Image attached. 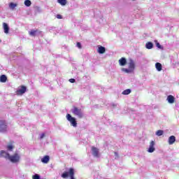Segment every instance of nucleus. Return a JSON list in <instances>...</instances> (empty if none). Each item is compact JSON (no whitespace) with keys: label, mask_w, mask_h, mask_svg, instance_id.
I'll return each instance as SVG.
<instances>
[{"label":"nucleus","mask_w":179,"mask_h":179,"mask_svg":"<svg viewBox=\"0 0 179 179\" xmlns=\"http://www.w3.org/2000/svg\"><path fill=\"white\" fill-rule=\"evenodd\" d=\"M8 160L11 163H19L20 160V155H19L17 153H15L13 155H10Z\"/></svg>","instance_id":"obj_1"},{"label":"nucleus","mask_w":179,"mask_h":179,"mask_svg":"<svg viewBox=\"0 0 179 179\" xmlns=\"http://www.w3.org/2000/svg\"><path fill=\"white\" fill-rule=\"evenodd\" d=\"M66 119L71 123V125H72V127H78V122H76V118L72 117L71 114L68 113L66 115Z\"/></svg>","instance_id":"obj_2"},{"label":"nucleus","mask_w":179,"mask_h":179,"mask_svg":"<svg viewBox=\"0 0 179 179\" xmlns=\"http://www.w3.org/2000/svg\"><path fill=\"white\" fill-rule=\"evenodd\" d=\"M72 113L74 115H77V117H78V118L83 117V112H82V109H79L76 107H74L72 109Z\"/></svg>","instance_id":"obj_3"},{"label":"nucleus","mask_w":179,"mask_h":179,"mask_svg":"<svg viewBox=\"0 0 179 179\" xmlns=\"http://www.w3.org/2000/svg\"><path fill=\"white\" fill-rule=\"evenodd\" d=\"M8 131V124L5 120H0V132H6Z\"/></svg>","instance_id":"obj_4"},{"label":"nucleus","mask_w":179,"mask_h":179,"mask_svg":"<svg viewBox=\"0 0 179 179\" xmlns=\"http://www.w3.org/2000/svg\"><path fill=\"white\" fill-rule=\"evenodd\" d=\"M92 154L94 157L99 158L100 157V152L99 151V148L96 147H92Z\"/></svg>","instance_id":"obj_5"},{"label":"nucleus","mask_w":179,"mask_h":179,"mask_svg":"<svg viewBox=\"0 0 179 179\" xmlns=\"http://www.w3.org/2000/svg\"><path fill=\"white\" fill-rule=\"evenodd\" d=\"M27 90V88L26 86H21L20 89H18L16 92L17 96H22V94H24L26 93V91Z\"/></svg>","instance_id":"obj_6"},{"label":"nucleus","mask_w":179,"mask_h":179,"mask_svg":"<svg viewBox=\"0 0 179 179\" xmlns=\"http://www.w3.org/2000/svg\"><path fill=\"white\" fill-rule=\"evenodd\" d=\"M10 156V155L7 151L6 150L0 151V157H4V159H7L8 160Z\"/></svg>","instance_id":"obj_7"},{"label":"nucleus","mask_w":179,"mask_h":179,"mask_svg":"<svg viewBox=\"0 0 179 179\" xmlns=\"http://www.w3.org/2000/svg\"><path fill=\"white\" fill-rule=\"evenodd\" d=\"M129 69L133 72L135 71V62L132 59H129Z\"/></svg>","instance_id":"obj_8"},{"label":"nucleus","mask_w":179,"mask_h":179,"mask_svg":"<svg viewBox=\"0 0 179 179\" xmlns=\"http://www.w3.org/2000/svg\"><path fill=\"white\" fill-rule=\"evenodd\" d=\"M156 149L155 148V141H152L148 150V153H153Z\"/></svg>","instance_id":"obj_9"},{"label":"nucleus","mask_w":179,"mask_h":179,"mask_svg":"<svg viewBox=\"0 0 179 179\" xmlns=\"http://www.w3.org/2000/svg\"><path fill=\"white\" fill-rule=\"evenodd\" d=\"M167 101L169 104H173V103H174V101H176V98H174L173 95H169L167 96Z\"/></svg>","instance_id":"obj_10"},{"label":"nucleus","mask_w":179,"mask_h":179,"mask_svg":"<svg viewBox=\"0 0 179 179\" xmlns=\"http://www.w3.org/2000/svg\"><path fill=\"white\" fill-rule=\"evenodd\" d=\"M119 64L120 66H125V65H127V59H125V57H122L119 60Z\"/></svg>","instance_id":"obj_11"},{"label":"nucleus","mask_w":179,"mask_h":179,"mask_svg":"<svg viewBox=\"0 0 179 179\" xmlns=\"http://www.w3.org/2000/svg\"><path fill=\"white\" fill-rule=\"evenodd\" d=\"M50 162V156L45 155L41 159V162L47 164Z\"/></svg>","instance_id":"obj_12"},{"label":"nucleus","mask_w":179,"mask_h":179,"mask_svg":"<svg viewBox=\"0 0 179 179\" xmlns=\"http://www.w3.org/2000/svg\"><path fill=\"white\" fill-rule=\"evenodd\" d=\"M3 29L6 34H8V33H9V25H8L6 22H4L3 24Z\"/></svg>","instance_id":"obj_13"},{"label":"nucleus","mask_w":179,"mask_h":179,"mask_svg":"<svg viewBox=\"0 0 179 179\" xmlns=\"http://www.w3.org/2000/svg\"><path fill=\"white\" fill-rule=\"evenodd\" d=\"M168 142H169V145H173V143L176 142V136H171L169 138Z\"/></svg>","instance_id":"obj_14"},{"label":"nucleus","mask_w":179,"mask_h":179,"mask_svg":"<svg viewBox=\"0 0 179 179\" xmlns=\"http://www.w3.org/2000/svg\"><path fill=\"white\" fill-rule=\"evenodd\" d=\"M69 174H70V178L71 179H75V170L73 168L69 169Z\"/></svg>","instance_id":"obj_15"},{"label":"nucleus","mask_w":179,"mask_h":179,"mask_svg":"<svg viewBox=\"0 0 179 179\" xmlns=\"http://www.w3.org/2000/svg\"><path fill=\"white\" fill-rule=\"evenodd\" d=\"M155 68L158 72H161V71L163 68V66H162V64L157 62L155 64Z\"/></svg>","instance_id":"obj_16"},{"label":"nucleus","mask_w":179,"mask_h":179,"mask_svg":"<svg viewBox=\"0 0 179 179\" xmlns=\"http://www.w3.org/2000/svg\"><path fill=\"white\" fill-rule=\"evenodd\" d=\"M145 48H147V50H152V48H153V43L147 42L145 43Z\"/></svg>","instance_id":"obj_17"},{"label":"nucleus","mask_w":179,"mask_h":179,"mask_svg":"<svg viewBox=\"0 0 179 179\" xmlns=\"http://www.w3.org/2000/svg\"><path fill=\"white\" fill-rule=\"evenodd\" d=\"M98 52L99 54H104V52H106V48L103 46H99L98 48Z\"/></svg>","instance_id":"obj_18"},{"label":"nucleus","mask_w":179,"mask_h":179,"mask_svg":"<svg viewBox=\"0 0 179 179\" xmlns=\"http://www.w3.org/2000/svg\"><path fill=\"white\" fill-rule=\"evenodd\" d=\"M6 80H8V77H6L5 75H1L0 76V82H1V83H5Z\"/></svg>","instance_id":"obj_19"},{"label":"nucleus","mask_w":179,"mask_h":179,"mask_svg":"<svg viewBox=\"0 0 179 179\" xmlns=\"http://www.w3.org/2000/svg\"><path fill=\"white\" fill-rule=\"evenodd\" d=\"M69 176L70 177L69 171L64 172V173L62 174V178H68Z\"/></svg>","instance_id":"obj_20"},{"label":"nucleus","mask_w":179,"mask_h":179,"mask_svg":"<svg viewBox=\"0 0 179 179\" xmlns=\"http://www.w3.org/2000/svg\"><path fill=\"white\" fill-rule=\"evenodd\" d=\"M16 6H17V3H12V2L9 3V8L10 9H12V10H13V9L16 8Z\"/></svg>","instance_id":"obj_21"},{"label":"nucleus","mask_w":179,"mask_h":179,"mask_svg":"<svg viewBox=\"0 0 179 179\" xmlns=\"http://www.w3.org/2000/svg\"><path fill=\"white\" fill-rule=\"evenodd\" d=\"M131 89H127V90H124L122 92V94H124V96H127L128 94H130L131 93Z\"/></svg>","instance_id":"obj_22"},{"label":"nucleus","mask_w":179,"mask_h":179,"mask_svg":"<svg viewBox=\"0 0 179 179\" xmlns=\"http://www.w3.org/2000/svg\"><path fill=\"white\" fill-rule=\"evenodd\" d=\"M57 2L62 5V6H65V5H66V0H57Z\"/></svg>","instance_id":"obj_23"},{"label":"nucleus","mask_w":179,"mask_h":179,"mask_svg":"<svg viewBox=\"0 0 179 179\" xmlns=\"http://www.w3.org/2000/svg\"><path fill=\"white\" fill-rule=\"evenodd\" d=\"M122 71L125 72V73H132V72L129 69H126V68H122Z\"/></svg>","instance_id":"obj_24"},{"label":"nucleus","mask_w":179,"mask_h":179,"mask_svg":"<svg viewBox=\"0 0 179 179\" xmlns=\"http://www.w3.org/2000/svg\"><path fill=\"white\" fill-rule=\"evenodd\" d=\"M164 134V131L163 130H158L157 131L155 135H157V136H162V135H163Z\"/></svg>","instance_id":"obj_25"},{"label":"nucleus","mask_w":179,"mask_h":179,"mask_svg":"<svg viewBox=\"0 0 179 179\" xmlns=\"http://www.w3.org/2000/svg\"><path fill=\"white\" fill-rule=\"evenodd\" d=\"M155 43L156 44V47H157V48H159V50H163V46H162V45H160V43H159L157 41H155Z\"/></svg>","instance_id":"obj_26"},{"label":"nucleus","mask_w":179,"mask_h":179,"mask_svg":"<svg viewBox=\"0 0 179 179\" xmlns=\"http://www.w3.org/2000/svg\"><path fill=\"white\" fill-rule=\"evenodd\" d=\"M25 6H31V1L30 0H25L24 2Z\"/></svg>","instance_id":"obj_27"},{"label":"nucleus","mask_w":179,"mask_h":179,"mask_svg":"<svg viewBox=\"0 0 179 179\" xmlns=\"http://www.w3.org/2000/svg\"><path fill=\"white\" fill-rule=\"evenodd\" d=\"M7 150H8L9 152H12V150H13V145H8L6 147Z\"/></svg>","instance_id":"obj_28"},{"label":"nucleus","mask_w":179,"mask_h":179,"mask_svg":"<svg viewBox=\"0 0 179 179\" xmlns=\"http://www.w3.org/2000/svg\"><path fill=\"white\" fill-rule=\"evenodd\" d=\"M33 179H41V177L40 176V175L36 173L32 176Z\"/></svg>","instance_id":"obj_29"},{"label":"nucleus","mask_w":179,"mask_h":179,"mask_svg":"<svg viewBox=\"0 0 179 179\" xmlns=\"http://www.w3.org/2000/svg\"><path fill=\"white\" fill-rule=\"evenodd\" d=\"M36 33H37V31L32 30L29 31V35H31L32 37H34V36H36Z\"/></svg>","instance_id":"obj_30"},{"label":"nucleus","mask_w":179,"mask_h":179,"mask_svg":"<svg viewBox=\"0 0 179 179\" xmlns=\"http://www.w3.org/2000/svg\"><path fill=\"white\" fill-rule=\"evenodd\" d=\"M69 82H70V83H75L76 82V80H75L74 78H71L69 80Z\"/></svg>","instance_id":"obj_31"},{"label":"nucleus","mask_w":179,"mask_h":179,"mask_svg":"<svg viewBox=\"0 0 179 179\" xmlns=\"http://www.w3.org/2000/svg\"><path fill=\"white\" fill-rule=\"evenodd\" d=\"M77 47L78 48H82V44L80 43V42L77 43Z\"/></svg>","instance_id":"obj_32"},{"label":"nucleus","mask_w":179,"mask_h":179,"mask_svg":"<svg viewBox=\"0 0 179 179\" xmlns=\"http://www.w3.org/2000/svg\"><path fill=\"white\" fill-rule=\"evenodd\" d=\"M36 12H38L39 13L42 12L41 8L40 7H36Z\"/></svg>","instance_id":"obj_33"},{"label":"nucleus","mask_w":179,"mask_h":179,"mask_svg":"<svg viewBox=\"0 0 179 179\" xmlns=\"http://www.w3.org/2000/svg\"><path fill=\"white\" fill-rule=\"evenodd\" d=\"M56 17H57V19H62V15H59V14H57V15H56Z\"/></svg>","instance_id":"obj_34"},{"label":"nucleus","mask_w":179,"mask_h":179,"mask_svg":"<svg viewBox=\"0 0 179 179\" xmlns=\"http://www.w3.org/2000/svg\"><path fill=\"white\" fill-rule=\"evenodd\" d=\"M45 136V134L44 133L41 134L40 135V139H43V138H44Z\"/></svg>","instance_id":"obj_35"},{"label":"nucleus","mask_w":179,"mask_h":179,"mask_svg":"<svg viewBox=\"0 0 179 179\" xmlns=\"http://www.w3.org/2000/svg\"><path fill=\"white\" fill-rule=\"evenodd\" d=\"M115 159H118V152H115Z\"/></svg>","instance_id":"obj_36"},{"label":"nucleus","mask_w":179,"mask_h":179,"mask_svg":"<svg viewBox=\"0 0 179 179\" xmlns=\"http://www.w3.org/2000/svg\"><path fill=\"white\" fill-rule=\"evenodd\" d=\"M112 107H117V104H115V103H112Z\"/></svg>","instance_id":"obj_37"}]
</instances>
